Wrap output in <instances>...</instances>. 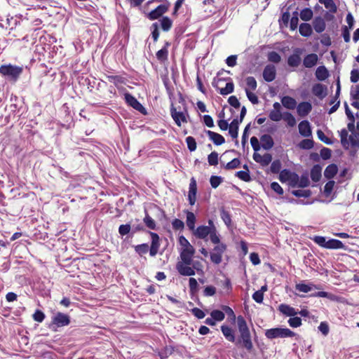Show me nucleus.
<instances>
[{
	"mask_svg": "<svg viewBox=\"0 0 359 359\" xmlns=\"http://www.w3.org/2000/svg\"><path fill=\"white\" fill-rule=\"evenodd\" d=\"M228 321L231 324L237 323L240 333L238 343L241 344L243 348L250 353L253 349V344L246 320L243 316H238L237 317L236 316H229Z\"/></svg>",
	"mask_w": 359,
	"mask_h": 359,
	"instance_id": "f257e3e1",
	"label": "nucleus"
},
{
	"mask_svg": "<svg viewBox=\"0 0 359 359\" xmlns=\"http://www.w3.org/2000/svg\"><path fill=\"white\" fill-rule=\"evenodd\" d=\"M179 243L180 245V255L181 260L186 263H192V258L195 253L194 248L184 236L179 237Z\"/></svg>",
	"mask_w": 359,
	"mask_h": 359,
	"instance_id": "f03ea898",
	"label": "nucleus"
},
{
	"mask_svg": "<svg viewBox=\"0 0 359 359\" xmlns=\"http://www.w3.org/2000/svg\"><path fill=\"white\" fill-rule=\"evenodd\" d=\"M296 335L295 332L288 328L276 327L268 329L265 332V336L269 339L276 338L293 337Z\"/></svg>",
	"mask_w": 359,
	"mask_h": 359,
	"instance_id": "7ed1b4c3",
	"label": "nucleus"
},
{
	"mask_svg": "<svg viewBox=\"0 0 359 359\" xmlns=\"http://www.w3.org/2000/svg\"><path fill=\"white\" fill-rule=\"evenodd\" d=\"M22 67L12 65H2L0 67V74L15 81L22 72Z\"/></svg>",
	"mask_w": 359,
	"mask_h": 359,
	"instance_id": "20e7f679",
	"label": "nucleus"
},
{
	"mask_svg": "<svg viewBox=\"0 0 359 359\" xmlns=\"http://www.w3.org/2000/svg\"><path fill=\"white\" fill-rule=\"evenodd\" d=\"M226 250V245L225 244L215 245L210 254L211 262L215 264H220L222 261V255Z\"/></svg>",
	"mask_w": 359,
	"mask_h": 359,
	"instance_id": "39448f33",
	"label": "nucleus"
},
{
	"mask_svg": "<svg viewBox=\"0 0 359 359\" xmlns=\"http://www.w3.org/2000/svg\"><path fill=\"white\" fill-rule=\"evenodd\" d=\"M192 263H186L185 262L181 260L178 262L176 264V269L179 273L182 276H191L195 275V271L192 269L190 265Z\"/></svg>",
	"mask_w": 359,
	"mask_h": 359,
	"instance_id": "423d86ee",
	"label": "nucleus"
},
{
	"mask_svg": "<svg viewBox=\"0 0 359 359\" xmlns=\"http://www.w3.org/2000/svg\"><path fill=\"white\" fill-rule=\"evenodd\" d=\"M303 50L301 48H296L294 50L293 54L290 55L287 59V64L290 67H297L302 61L301 55Z\"/></svg>",
	"mask_w": 359,
	"mask_h": 359,
	"instance_id": "0eeeda50",
	"label": "nucleus"
},
{
	"mask_svg": "<svg viewBox=\"0 0 359 359\" xmlns=\"http://www.w3.org/2000/svg\"><path fill=\"white\" fill-rule=\"evenodd\" d=\"M169 7L170 4L168 2L165 4L160 5L148 14V18L151 20L158 19L168 11Z\"/></svg>",
	"mask_w": 359,
	"mask_h": 359,
	"instance_id": "6e6552de",
	"label": "nucleus"
},
{
	"mask_svg": "<svg viewBox=\"0 0 359 359\" xmlns=\"http://www.w3.org/2000/svg\"><path fill=\"white\" fill-rule=\"evenodd\" d=\"M320 288L319 285H316L313 283L301 282L295 285V290L303 293H308Z\"/></svg>",
	"mask_w": 359,
	"mask_h": 359,
	"instance_id": "1a4fd4ad",
	"label": "nucleus"
},
{
	"mask_svg": "<svg viewBox=\"0 0 359 359\" xmlns=\"http://www.w3.org/2000/svg\"><path fill=\"white\" fill-rule=\"evenodd\" d=\"M197 184L196 180L192 177L190 180L188 200L191 205H194L196 201Z\"/></svg>",
	"mask_w": 359,
	"mask_h": 359,
	"instance_id": "9d476101",
	"label": "nucleus"
},
{
	"mask_svg": "<svg viewBox=\"0 0 359 359\" xmlns=\"http://www.w3.org/2000/svg\"><path fill=\"white\" fill-rule=\"evenodd\" d=\"M276 69L274 65H268L263 71V78L267 82L273 81L276 79Z\"/></svg>",
	"mask_w": 359,
	"mask_h": 359,
	"instance_id": "9b49d317",
	"label": "nucleus"
},
{
	"mask_svg": "<svg viewBox=\"0 0 359 359\" xmlns=\"http://www.w3.org/2000/svg\"><path fill=\"white\" fill-rule=\"evenodd\" d=\"M149 233L151 238L149 254L151 257H154L158 253L160 247L159 236L157 233L154 232H150Z\"/></svg>",
	"mask_w": 359,
	"mask_h": 359,
	"instance_id": "f8f14e48",
	"label": "nucleus"
},
{
	"mask_svg": "<svg viewBox=\"0 0 359 359\" xmlns=\"http://www.w3.org/2000/svg\"><path fill=\"white\" fill-rule=\"evenodd\" d=\"M224 81L221 79H219L215 86L217 88V90L219 92L221 95H226L231 93L234 89V85L232 82H228L225 83L224 87L219 86L220 84H222Z\"/></svg>",
	"mask_w": 359,
	"mask_h": 359,
	"instance_id": "ddd939ff",
	"label": "nucleus"
},
{
	"mask_svg": "<svg viewBox=\"0 0 359 359\" xmlns=\"http://www.w3.org/2000/svg\"><path fill=\"white\" fill-rule=\"evenodd\" d=\"M253 159L257 163H260L262 166L268 165L272 161V156L270 154H265L261 155L257 152H255L253 154Z\"/></svg>",
	"mask_w": 359,
	"mask_h": 359,
	"instance_id": "4468645a",
	"label": "nucleus"
},
{
	"mask_svg": "<svg viewBox=\"0 0 359 359\" xmlns=\"http://www.w3.org/2000/svg\"><path fill=\"white\" fill-rule=\"evenodd\" d=\"M212 228L207 226H199L196 229L195 228L193 233L195 236L201 239H205L211 233Z\"/></svg>",
	"mask_w": 359,
	"mask_h": 359,
	"instance_id": "2eb2a0df",
	"label": "nucleus"
},
{
	"mask_svg": "<svg viewBox=\"0 0 359 359\" xmlns=\"http://www.w3.org/2000/svg\"><path fill=\"white\" fill-rule=\"evenodd\" d=\"M171 116L178 126H180L182 123L187 122L185 113L177 111L175 108L171 109Z\"/></svg>",
	"mask_w": 359,
	"mask_h": 359,
	"instance_id": "dca6fc26",
	"label": "nucleus"
},
{
	"mask_svg": "<svg viewBox=\"0 0 359 359\" xmlns=\"http://www.w3.org/2000/svg\"><path fill=\"white\" fill-rule=\"evenodd\" d=\"M299 134L305 137L311 136L312 132L310 123L308 121H302L298 126Z\"/></svg>",
	"mask_w": 359,
	"mask_h": 359,
	"instance_id": "f3484780",
	"label": "nucleus"
},
{
	"mask_svg": "<svg viewBox=\"0 0 359 359\" xmlns=\"http://www.w3.org/2000/svg\"><path fill=\"white\" fill-rule=\"evenodd\" d=\"M318 60V56L316 53L307 55L303 60V65L306 68H312L316 65Z\"/></svg>",
	"mask_w": 359,
	"mask_h": 359,
	"instance_id": "a211bd4d",
	"label": "nucleus"
},
{
	"mask_svg": "<svg viewBox=\"0 0 359 359\" xmlns=\"http://www.w3.org/2000/svg\"><path fill=\"white\" fill-rule=\"evenodd\" d=\"M311 104L308 102H301L297 106V113L302 117L308 115L309 113L311 111Z\"/></svg>",
	"mask_w": 359,
	"mask_h": 359,
	"instance_id": "6ab92c4d",
	"label": "nucleus"
},
{
	"mask_svg": "<svg viewBox=\"0 0 359 359\" xmlns=\"http://www.w3.org/2000/svg\"><path fill=\"white\" fill-rule=\"evenodd\" d=\"M70 320L69 316H55L52 321V326L62 327L67 325Z\"/></svg>",
	"mask_w": 359,
	"mask_h": 359,
	"instance_id": "aec40b11",
	"label": "nucleus"
},
{
	"mask_svg": "<svg viewBox=\"0 0 359 359\" xmlns=\"http://www.w3.org/2000/svg\"><path fill=\"white\" fill-rule=\"evenodd\" d=\"M221 331L225 338L231 342H234L236 339L234 330L228 325H222Z\"/></svg>",
	"mask_w": 359,
	"mask_h": 359,
	"instance_id": "412c9836",
	"label": "nucleus"
},
{
	"mask_svg": "<svg viewBox=\"0 0 359 359\" xmlns=\"http://www.w3.org/2000/svg\"><path fill=\"white\" fill-rule=\"evenodd\" d=\"M260 143L262 147L266 150L271 149L274 144L273 138L269 135H263L260 137Z\"/></svg>",
	"mask_w": 359,
	"mask_h": 359,
	"instance_id": "4be33fe9",
	"label": "nucleus"
},
{
	"mask_svg": "<svg viewBox=\"0 0 359 359\" xmlns=\"http://www.w3.org/2000/svg\"><path fill=\"white\" fill-rule=\"evenodd\" d=\"M126 101L128 104L133 107L134 109L138 111L143 109L142 105L135 98L133 95L127 93L125 95Z\"/></svg>",
	"mask_w": 359,
	"mask_h": 359,
	"instance_id": "5701e85b",
	"label": "nucleus"
},
{
	"mask_svg": "<svg viewBox=\"0 0 359 359\" xmlns=\"http://www.w3.org/2000/svg\"><path fill=\"white\" fill-rule=\"evenodd\" d=\"M313 27L316 32H323L326 27L324 19L320 17L316 18L313 21Z\"/></svg>",
	"mask_w": 359,
	"mask_h": 359,
	"instance_id": "b1692460",
	"label": "nucleus"
},
{
	"mask_svg": "<svg viewBox=\"0 0 359 359\" xmlns=\"http://www.w3.org/2000/svg\"><path fill=\"white\" fill-rule=\"evenodd\" d=\"M239 123L238 119H233L229 126V133L233 139L238 137Z\"/></svg>",
	"mask_w": 359,
	"mask_h": 359,
	"instance_id": "393cba45",
	"label": "nucleus"
},
{
	"mask_svg": "<svg viewBox=\"0 0 359 359\" xmlns=\"http://www.w3.org/2000/svg\"><path fill=\"white\" fill-rule=\"evenodd\" d=\"M312 93L320 98H323L326 95V88L320 83L315 84L312 88Z\"/></svg>",
	"mask_w": 359,
	"mask_h": 359,
	"instance_id": "a878e982",
	"label": "nucleus"
},
{
	"mask_svg": "<svg viewBox=\"0 0 359 359\" xmlns=\"http://www.w3.org/2000/svg\"><path fill=\"white\" fill-rule=\"evenodd\" d=\"M208 135L210 139L217 145H221L225 142L224 137L217 133L208 130Z\"/></svg>",
	"mask_w": 359,
	"mask_h": 359,
	"instance_id": "bb28decb",
	"label": "nucleus"
},
{
	"mask_svg": "<svg viewBox=\"0 0 359 359\" xmlns=\"http://www.w3.org/2000/svg\"><path fill=\"white\" fill-rule=\"evenodd\" d=\"M328 76V71L324 66H320L316 69V76L318 80L325 81Z\"/></svg>",
	"mask_w": 359,
	"mask_h": 359,
	"instance_id": "cd10ccee",
	"label": "nucleus"
},
{
	"mask_svg": "<svg viewBox=\"0 0 359 359\" xmlns=\"http://www.w3.org/2000/svg\"><path fill=\"white\" fill-rule=\"evenodd\" d=\"M281 102H282L283 105L285 108L289 109H294L297 105L296 100L294 98L289 97V96L283 97L282 98Z\"/></svg>",
	"mask_w": 359,
	"mask_h": 359,
	"instance_id": "c85d7f7f",
	"label": "nucleus"
},
{
	"mask_svg": "<svg viewBox=\"0 0 359 359\" xmlns=\"http://www.w3.org/2000/svg\"><path fill=\"white\" fill-rule=\"evenodd\" d=\"M246 86L245 87V91H254L257 89V83L253 76H248L245 79Z\"/></svg>",
	"mask_w": 359,
	"mask_h": 359,
	"instance_id": "c756f323",
	"label": "nucleus"
},
{
	"mask_svg": "<svg viewBox=\"0 0 359 359\" xmlns=\"http://www.w3.org/2000/svg\"><path fill=\"white\" fill-rule=\"evenodd\" d=\"M186 213H187V220H186L187 225L191 231H194L195 229V223H196V216L192 212H190V211H187Z\"/></svg>",
	"mask_w": 359,
	"mask_h": 359,
	"instance_id": "7c9ffc66",
	"label": "nucleus"
},
{
	"mask_svg": "<svg viewBox=\"0 0 359 359\" xmlns=\"http://www.w3.org/2000/svg\"><path fill=\"white\" fill-rule=\"evenodd\" d=\"M344 245L341 241L337 239H330L327 241V249H342Z\"/></svg>",
	"mask_w": 359,
	"mask_h": 359,
	"instance_id": "2f4dec72",
	"label": "nucleus"
},
{
	"mask_svg": "<svg viewBox=\"0 0 359 359\" xmlns=\"http://www.w3.org/2000/svg\"><path fill=\"white\" fill-rule=\"evenodd\" d=\"M337 171L338 168L336 165H329L324 171V176L327 179H331L337 174Z\"/></svg>",
	"mask_w": 359,
	"mask_h": 359,
	"instance_id": "473e14b6",
	"label": "nucleus"
},
{
	"mask_svg": "<svg viewBox=\"0 0 359 359\" xmlns=\"http://www.w3.org/2000/svg\"><path fill=\"white\" fill-rule=\"evenodd\" d=\"M299 33L303 36H310L312 34L311 26L308 23H302L299 26Z\"/></svg>",
	"mask_w": 359,
	"mask_h": 359,
	"instance_id": "72a5a7b5",
	"label": "nucleus"
},
{
	"mask_svg": "<svg viewBox=\"0 0 359 359\" xmlns=\"http://www.w3.org/2000/svg\"><path fill=\"white\" fill-rule=\"evenodd\" d=\"M311 177L314 182H318L321 177V168L316 165L311 170Z\"/></svg>",
	"mask_w": 359,
	"mask_h": 359,
	"instance_id": "f704fd0d",
	"label": "nucleus"
},
{
	"mask_svg": "<svg viewBox=\"0 0 359 359\" xmlns=\"http://www.w3.org/2000/svg\"><path fill=\"white\" fill-rule=\"evenodd\" d=\"M172 25V22L168 17H163L161 20V28L165 32L170 30Z\"/></svg>",
	"mask_w": 359,
	"mask_h": 359,
	"instance_id": "c9c22d12",
	"label": "nucleus"
},
{
	"mask_svg": "<svg viewBox=\"0 0 359 359\" xmlns=\"http://www.w3.org/2000/svg\"><path fill=\"white\" fill-rule=\"evenodd\" d=\"M107 79L109 82L114 83L117 87H119L124 83L123 78L119 76H107Z\"/></svg>",
	"mask_w": 359,
	"mask_h": 359,
	"instance_id": "e433bc0d",
	"label": "nucleus"
},
{
	"mask_svg": "<svg viewBox=\"0 0 359 359\" xmlns=\"http://www.w3.org/2000/svg\"><path fill=\"white\" fill-rule=\"evenodd\" d=\"M319 2L323 4L330 12H335L337 11V6L333 0H319Z\"/></svg>",
	"mask_w": 359,
	"mask_h": 359,
	"instance_id": "4c0bfd02",
	"label": "nucleus"
},
{
	"mask_svg": "<svg viewBox=\"0 0 359 359\" xmlns=\"http://www.w3.org/2000/svg\"><path fill=\"white\" fill-rule=\"evenodd\" d=\"M341 142L345 149L349 148V143L348 140V132L346 129H342L340 131Z\"/></svg>",
	"mask_w": 359,
	"mask_h": 359,
	"instance_id": "58836bf2",
	"label": "nucleus"
},
{
	"mask_svg": "<svg viewBox=\"0 0 359 359\" xmlns=\"http://www.w3.org/2000/svg\"><path fill=\"white\" fill-rule=\"evenodd\" d=\"M313 17V11L310 8H304L300 13V18L304 21H309Z\"/></svg>",
	"mask_w": 359,
	"mask_h": 359,
	"instance_id": "ea45409f",
	"label": "nucleus"
},
{
	"mask_svg": "<svg viewBox=\"0 0 359 359\" xmlns=\"http://www.w3.org/2000/svg\"><path fill=\"white\" fill-rule=\"evenodd\" d=\"M283 119L287 122V125L290 127H293L296 125V119L294 116L289 113L286 112L283 114Z\"/></svg>",
	"mask_w": 359,
	"mask_h": 359,
	"instance_id": "a19ab883",
	"label": "nucleus"
},
{
	"mask_svg": "<svg viewBox=\"0 0 359 359\" xmlns=\"http://www.w3.org/2000/svg\"><path fill=\"white\" fill-rule=\"evenodd\" d=\"M245 168H246V170H241L236 172V175L241 180L248 182L250 180V176L249 174V171L247 168V166L245 165Z\"/></svg>",
	"mask_w": 359,
	"mask_h": 359,
	"instance_id": "79ce46f5",
	"label": "nucleus"
},
{
	"mask_svg": "<svg viewBox=\"0 0 359 359\" xmlns=\"http://www.w3.org/2000/svg\"><path fill=\"white\" fill-rule=\"evenodd\" d=\"M168 48L166 47H164L156 53V57L160 61H165L168 59Z\"/></svg>",
	"mask_w": 359,
	"mask_h": 359,
	"instance_id": "37998d69",
	"label": "nucleus"
},
{
	"mask_svg": "<svg viewBox=\"0 0 359 359\" xmlns=\"http://www.w3.org/2000/svg\"><path fill=\"white\" fill-rule=\"evenodd\" d=\"M292 194L297 197L307 198L311 196V192L310 190L298 189L292 191Z\"/></svg>",
	"mask_w": 359,
	"mask_h": 359,
	"instance_id": "c03bdc74",
	"label": "nucleus"
},
{
	"mask_svg": "<svg viewBox=\"0 0 359 359\" xmlns=\"http://www.w3.org/2000/svg\"><path fill=\"white\" fill-rule=\"evenodd\" d=\"M279 311L282 314H297L293 308L285 304H280L279 306Z\"/></svg>",
	"mask_w": 359,
	"mask_h": 359,
	"instance_id": "a18cd8bd",
	"label": "nucleus"
},
{
	"mask_svg": "<svg viewBox=\"0 0 359 359\" xmlns=\"http://www.w3.org/2000/svg\"><path fill=\"white\" fill-rule=\"evenodd\" d=\"M269 118L273 121H279L283 118V115L280 110H272L269 114Z\"/></svg>",
	"mask_w": 359,
	"mask_h": 359,
	"instance_id": "49530a36",
	"label": "nucleus"
},
{
	"mask_svg": "<svg viewBox=\"0 0 359 359\" xmlns=\"http://www.w3.org/2000/svg\"><path fill=\"white\" fill-rule=\"evenodd\" d=\"M301 149H310L313 147V142L310 139H304L299 144Z\"/></svg>",
	"mask_w": 359,
	"mask_h": 359,
	"instance_id": "de8ad7c7",
	"label": "nucleus"
},
{
	"mask_svg": "<svg viewBox=\"0 0 359 359\" xmlns=\"http://www.w3.org/2000/svg\"><path fill=\"white\" fill-rule=\"evenodd\" d=\"M135 250L140 255H142L149 251V245L146 243L137 245L135 247Z\"/></svg>",
	"mask_w": 359,
	"mask_h": 359,
	"instance_id": "09e8293b",
	"label": "nucleus"
},
{
	"mask_svg": "<svg viewBox=\"0 0 359 359\" xmlns=\"http://www.w3.org/2000/svg\"><path fill=\"white\" fill-rule=\"evenodd\" d=\"M205 320V323L209 325H214L216 321H222L224 319L225 316H211Z\"/></svg>",
	"mask_w": 359,
	"mask_h": 359,
	"instance_id": "8fccbe9b",
	"label": "nucleus"
},
{
	"mask_svg": "<svg viewBox=\"0 0 359 359\" xmlns=\"http://www.w3.org/2000/svg\"><path fill=\"white\" fill-rule=\"evenodd\" d=\"M312 240L319 246L326 248L327 241L325 237L321 236H316L312 238Z\"/></svg>",
	"mask_w": 359,
	"mask_h": 359,
	"instance_id": "3c124183",
	"label": "nucleus"
},
{
	"mask_svg": "<svg viewBox=\"0 0 359 359\" xmlns=\"http://www.w3.org/2000/svg\"><path fill=\"white\" fill-rule=\"evenodd\" d=\"M210 241L212 243L219 245V244H223L222 243H220V239L218 236V235L216 233L215 227H213L211 230V233L209 234Z\"/></svg>",
	"mask_w": 359,
	"mask_h": 359,
	"instance_id": "603ef678",
	"label": "nucleus"
},
{
	"mask_svg": "<svg viewBox=\"0 0 359 359\" xmlns=\"http://www.w3.org/2000/svg\"><path fill=\"white\" fill-rule=\"evenodd\" d=\"M288 323L290 327L293 328H296L300 327L302 325V319L299 317H293L290 318L288 320Z\"/></svg>",
	"mask_w": 359,
	"mask_h": 359,
	"instance_id": "864d4df0",
	"label": "nucleus"
},
{
	"mask_svg": "<svg viewBox=\"0 0 359 359\" xmlns=\"http://www.w3.org/2000/svg\"><path fill=\"white\" fill-rule=\"evenodd\" d=\"M349 147H359V138L355 136V133H353L349 135L348 138Z\"/></svg>",
	"mask_w": 359,
	"mask_h": 359,
	"instance_id": "5fc2aeb1",
	"label": "nucleus"
},
{
	"mask_svg": "<svg viewBox=\"0 0 359 359\" xmlns=\"http://www.w3.org/2000/svg\"><path fill=\"white\" fill-rule=\"evenodd\" d=\"M292 172L288 170H283L280 172L279 179L281 182H289Z\"/></svg>",
	"mask_w": 359,
	"mask_h": 359,
	"instance_id": "6e6d98bb",
	"label": "nucleus"
},
{
	"mask_svg": "<svg viewBox=\"0 0 359 359\" xmlns=\"http://www.w3.org/2000/svg\"><path fill=\"white\" fill-rule=\"evenodd\" d=\"M309 179L307 175H303L300 177H299V187H306L309 185Z\"/></svg>",
	"mask_w": 359,
	"mask_h": 359,
	"instance_id": "4d7b16f0",
	"label": "nucleus"
},
{
	"mask_svg": "<svg viewBox=\"0 0 359 359\" xmlns=\"http://www.w3.org/2000/svg\"><path fill=\"white\" fill-rule=\"evenodd\" d=\"M268 60L272 62L278 63L280 61L281 57L278 53L272 51L269 53Z\"/></svg>",
	"mask_w": 359,
	"mask_h": 359,
	"instance_id": "13d9d810",
	"label": "nucleus"
},
{
	"mask_svg": "<svg viewBox=\"0 0 359 359\" xmlns=\"http://www.w3.org/2000/svg\"><path fill=\"white\" fill-rule=\"evenodd\" d=\"M208 161L210 165H216L218 163V154L215 151L208 155Z\"/></svg>",
	"mask_w": 359,
	"mask_h": 359,
	"instance_id": "bf43d9fd",
	"label": "nucleus"
},
{
	"mask_svg": "<svg viewBox=\"0 0 359 359\" xmlns=\"http://www.w3.org/2000/svg\"><path fill=\"white\" fill-rule=\"evenodd\" d=\"M222 178L219 176H212L210 182L212 188L216 189L222 183Z\"/></svg>",
	"mask_w": 359,
	"mask_h": 359,
	"instance_id": "052dcab7",
	"label": "nucleus"
},
{
	"mask_svg": "<svg viewBox=\"0 0 359 359\" xmlns=\"http://www.w3.org/2000/svg\"><path fill=\"white\" fill-rule=\"evenodd\" d=\"M186 142L187 144L188 148L191 151H194L196 149V142L195 139L192 137H187L186 138Z\"/></svg>",
	"mask_w": 359,
	"mask_h": 359,
	"instance_id": "680f3d73",
	"label": "nucleus"
},
{
	"mask_svg": "<svg viewBox=\"0 0 359 359\" xmlns=\"http://www.w3.org/2000/svg\"><path fill=\"white\" fill-rule=\"evenodd\" d=\"M317 135L320 140L327 144H332L333 143V142L330 138L327 137L324 133L320 130L317 131Z\"/></svg>",
	"mask_w": 359,
	"mask_h": 359,
	"instance_id": "e2e57ef3",
	"label": "nucleus"
},
{
	"mask_svg": "<svg viewBox=\"0 0 359 359\" xmlns=\"http://www.w3.org/2000/svg\"><path fill=\"white\" fill-rule=\"evenodd\" d=\"M144 222L147 226L151 229H154L156 228L155 221L148 215H147L144 218Z\"/></svg>",
	"mask_w": 359,
	"mask_h": 359,
	"instance_id": "0e129e2a",
	"label": "nucleus"
},
{
	"mask_svg": "<svg viewBox=\"0 0 359 359\" xmlns=\"http://www.w3.org/2000/svg\"><path fill=\"white\" fill-rule=\"evenodd\" d=\"M248 100L253 104H257L259 102L258 97L253 93V91H245Z\"/></svg>",
	"mask_w": 359,
	"mask_h": 359,
	"instance_id": "69168bd1",
	"label": "nucleus"
},
{
	"mask_svg": "<svg viewBox=\"0 0 359 359\" xmlns=\"http://www.w3.org/2000/svg\"><path fill=\"white\" fill-rule=\"evenodd\" d=\"M281 169V163L279 160H276L271 165V171L273 173H278Z\"/></svg>",
	"mask_w": 359,
	"mask_h": 359,
	"instance_id": "338daca9",
	"label": "nucleus"
},
{
	"mask_svg": "<svg viewBox=\"0 0 359 359\" xmlns=\"http://www.w3.org/2000/svg\"><path fill=\"white\" fill-rule=\"evenodd\" d=\"M318 330L324 336H327L330 331L329 325L326 322H321L318 326Z\"/></svg>",
	"mask_w": 359,
	"mask_h": 359,
	"instance_id": "774afa93",
	"label": "nucleus"
}]
</instances>
